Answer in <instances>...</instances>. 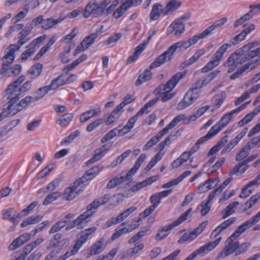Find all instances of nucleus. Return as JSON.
Here are the masks:
<instances>
[{"label": "nucleus", "mask_w": 260, "mask_h": 260, "mask_svg": "<svg viewBox=\"0 0 260 260\" xmlns=\"http://www.w3.org/2000/svg\"><path fill=\"white\" fill-rule=\"evenodd\" d=\"M246 37L245 33L242 31L239 35L235 36L229 43H224L221 45L213 54L210 61L202 69V72L206 73L218 66L220 63L223 54L226 51L228 48L231 47L232 45L235 46L238 44Z\"/></svg>", "instance_id": "f257e3e1"}, {"label": "nucleus", "mask_w": 260, "mask_h": 260, "mask_svg": "<svg viewBox=\"0 0 260 260\" xmlns=\"http://www.w3.org/2000/svg\"><path fill=\"white\" fill-rule=\"evenodd\" d=\"M185 72L177 73L174 75L165 84H160L155 89L156 94H160L163 102L171 99L174 94L171 91L175 88L179 81L185 77Z\"/></svg>", "instance_id": "f03ea898"}, {"label": "nucleus", "mask_w": 260, "mask_h": 260, "mask_svg": "<svg viewBox=\"0 0 260 260\" xmlns=\"http://www.w3.org/2000/svg\"><path fill=\"white\" fill-rule=\"evenodd\" d=\"M190 46L188 40L179 41L170 46L164 53L159 55L156 59L150 65V69H154L160 67L167 61H169L172 57L174 53L177 48L186 49Z\"/></svg>", "instance_id": "7ed1b4c3"}, {"label": "nucleus", "mask_w": 260, "mask_h": 260, "mask_svg": "<svg viewBox=\"0 0 260 260\" xmlns=\"http://www.w3.org/2000/svg\"><path fill=\"white\" fill-rule=\"evenodd\" d=\"M253 45V44L245 45L230 55L224 63L225 67L228 68L229 73L233 72L239 64L245 62L243 55L252 47Z\"/></svg>", "instance_id": "20e7f679"}, {"label": "nucleus", "mask_w": 260, "mask_h": 260, "mask_svg": "<svg viewBox=\"0 0 260 260\" xmlns=\"http://www.w3.org/2000/svg\"><path fill=\"white\" fill-rule=\"evenodd\" d=\"M191 208L188 209L181 216H180L178 219L175 220L171 224L168 226H164L161 230H159L155 236V239L156 240L159 241L167 237L168 235L167 232L171 230L174 227L179 225L182 222L186 220L187 216L191 212Z\"/></svg>", "instance_id": "39448f33"}, {"label": "nucleus", "mask_w": 260, "mask_h": 260, "mask_svg": "<svg viewBox=\"0 0 260 260\" xmlns=\"http://www.w3.org/2000/svg\"><path fill=\"white\" fill-rule=\"evenodd\" d=\"M24 76H20L16 81L10 84L6 89V95L9 101H19L21 94V89L19 86L24 80Z\"/></svg>", "instance_id": "423d86ee"}, {"label": "nucleus", "mask_w": 260, "mask_h": 260, "mask_svg": "<svg viewBox=\"0 0 260 260\" xmlns=\"http://www.w3.org/2000/svg\"><path fill=\"white\" fill-rule=\"evenodd\" d=\"M201 92L189 89L182 101L178 104L177 109L181 110L192 104L199 98Z\"/></svg>", "instance_id": "0eeeda50"}, {"label": "nucleus", "mask_w": 260, "mask_h": 260, "mask_svg": "<svg viewBox=\"0 0 260 260\" xmlns=\"http://www.w3.org/2000/svg\"><path fill=\"white\" fill-rule=\"evenodd\" d=\"M234 238L229 237L225 241V246L224 249L217 255L216 259L219 260L222 259L230 254L236 251L238 247V242L233 241Z\"/></svg>", "instance_id": "6e6552de"}, {"label": "nucleus", "mask_w": 260, "mask_h": 260, "mask_svg": "<svg viewBox=\"0 0 260 260\" xmlns=\"http://www.w3.org/2000/svg\"><path fill=\"white\" fill-rule=\"evenodd\" d=\"M17 50H15L14 48L10 46L9 52L2 59L3 63L2 69L0 71V74L1 75H5L10 76V74H9V66L12 63L15 59V52Z\"/></svg>", "instance_id": "1a4fd4ad"}, {"label": "nucleus", "mask_w": 260, "mask_h": 260, "mask_svg": "<svg viewBox=\"0 0 260 260\" xmlns=\"http://www.w3.org/2000/svg\"><path fill=\"white\" fill-rule=\"evenodd\" d=\"M32 31V25H29L23 28L18 34L17 44L11 45L10 46L15 50H19L20 47L28 42L31 37L29 36Z\"/></svg>", "instance_id": "9d476101"}, {"label": "nucleus", "mask_w": 260, "mask_h": 260, "mask_svg": "<svg viewBox=\"0 0 260 260\" xmlns=\"http://www.w3.org/2000/svg\"><path fill=\"white\" fill-rule=\"evenodd\" d=\"M237 110L234 109L225 114L215 125L212 127L218 134L223 128L228 125L229 122L233 118L234 115L238 114Z\"/></svg>", "instance_id": "9b49d317"}, {"label": "nucleus", "mask_w": 260, "mask_h": 260, "mask_svg": "<svg viewBox=\"0 0 260 260\" xmlns=\"http://www.w3.org/2000/svg\"><path fill=\"white\" fill-rule=\"evenodd\" d=\"M249 8L251 10L247 13L241 17L235 22L234 25L235 27L242 24L244 22L250 20L254 15L257 14L260 11V3L256 5H250Z\"/></svg>", "instance_id": "f8f14e48"}, {"label": "nucleus", "mask_w": 260, "mask_h": 260, "mask_svg": "<svg viewBox=\"0 0 260 260\" xmlns=\"http://www.w3.org/2000/svg\"><path fill=\"white\" fill-rule=\"evenodd\" d=\"M18 101H9L4 106L3 110L6 117L12 116L21 111Z\"/></svg>", "instance_id": "ddd939ff"}, {"label": "nucleus", "mask_w": 260, "mask_h": 260, "mask_svg": "<svg viewBox=\"0 0 260 260\" xmlns=\"http://www.w3.org/2000/svg\"><path fill=\"white\" fill-rule=\"evenodd\" d=\"M81 183L78 180H76L71 186L65 189L63 193L64 197L68 201L74 199L80 191L83 190V189L77 190L78 186Z\"/></svg>", "instance_id": "4468645a"}, {"label": "nucleus", "mask_w": 260, "mask_h": 260, "mask_svg": "<svg viewBox=\"0 0 260 260\" xmlns=\"http://www.w3.org/2000/svg\"><path fill=\"white\" fill-rule=\"evenodd\" d=\"M69 244V238H62V234L61 233H57L51 239L49 246L50 247H55L60 248L67 246Z\"/></svg>", "instance_id": "2eb2a0df"}, {"label": "nucleus", "mask_w": 260, "mask_h": 260, "mask_svg": "<svg viewBox=\"0 0 260 260\" xmlns=\"http://www.w3.org/2000/svg\"><path fill=\"white\" fill-rule=\"evenodd\" d=\"M185 30V25L182 22L180 21V19H175L169 26L168 32L172 34L175 36H179Z\"/></svg>", "instance_id": "dca6fc26"}, {"label": "nucleus", "mask_w": 260, "mask_h": 260, "mask_svg": "<svg viewBox=\"0 0 260 260\" xmlns=\"http://www.w3.org/2000/svg\"><path fill=\"white\" fill-rule=\"evenodd\" d=\"M21 213L17 214L13 208H9L3 211V219L9 220L15 224H18L19 220L18 218L21 217Z\"/></svg>", "instance_id": "f3484780"}, {"label": "nucleus", "mask_w": 260, "mask_h": 260, "mask_svg": "<svg viewBox=\"0 0 260 260\" xmlns=\"http://www.w3.org/2000/svg\"><path fill=\"white\" fill-rule=\"evenodd\" d=\"M101 205L99 200H95L87 206L86 211L81 214L89 222L90 220V217L96 212L97 208Z\"/></svg>", "instance_id": "a211bd4d"}, {"label": "nucleus", "mask_w": 260, "mask_h": 260, "mask_svg": "<svg viewBox=\"0 0 260 260\" xmlns=\"http://www.w3.org/2000/svg\"><path fill=\"white\" fill-rule=\"evenodd\" d=\"M181 2L179 0H171L166 6L164 8L162 14L164 15H168L176 11L181 5Z\"/></svg>", "instance_id": "6ab92c4d"}, {"label": "nucleus", "mask_w": 260, "mask_h": 260, "mask_svg": "<svg viewBox=\"0 0 260 260\" xmlns=\"http://www.w3.org/2000/svg\"><path fill=\"white\" fill-rule=\"evenodd\" d=\"M102 168L99 166H94L89 170L87 171L85 174L80 179H78L81 183L90 180L94 178L102 170Z\"/></svg>", "instance_id": "aec40b11"}, {"label": "nucleus", "mask_w": 260, "mask_h": 260, "mask_svg": "<svg viewBox=\"0 0 260 260\" xmlns=\"http://www.w3.org/2000/svg\"><path fill=\"white\" fill-rule=\"evenodd\" d=\"M221 237L217 238L214 241H210L197 249L200 254L204 255L211 251L220 243Z\"/></svg>", "instance_id": "412c9836"}, {"label": "nucleus", "mask_w": 260, "mask_h": 260, "mask_svg": "<svg viewBox=\"0 0 260 260\" xmlns=\"http://www.w3.org/2000/svg\"><path fill=\"white\" fill-rule=\"evenodd\" d=\"M105 241V238L104 236L94 243L91 247L89 252L88 253V257H89L91 255H96L102 252L105 248V247L103 246Z\"/></svg>", "instance_id": "4be33fe9"}, {"label": "nucleus", "mask_w": 260, "mask_h": 260, "mask_svg": "<svg viewBox=\"0 0 260 260\" xmlns=\"http://www.w3.org/2000/svg\"><path fill=\"white\" fill-rule=\"evenodd\" d=\"M255 224L251 218L244 222L243 224L238 227L237 230L231 236L234 239L239 237L244 231L247 229L251 227L253 225Z\"/></svg>", "instance_id": "5701e85b"}, {"label": "nucleus", "mask_w": 260, "mask_h": 260, "mask_svg": "<svg viewBox=\"0 0 260 260\" xmlns=\"http://www.w3.org/2000/svg\"><path fill=\"white\" fill-rule=\"evenodd\" d=\"M217 134V133L215 131V130L211 127L209 131L208 132L207 135L205 136L200 138L197 142L192 147L193 150L194 151H197L199 148H200V145L204 143V142L207 141L208 140L211 139L214 136Z\"/></svg>", "instance_id": "b1692460"}, {"label": "nucleus", "mask_w": 260, "mask_h": 260, "mask_svg": "<svg viewBox=\"0 0 260 260\" xmlns=\"http://www.w3.org/2000/svg\"><path fill=\"white\" fill-rule=\"evenodd\" d=\"M96 230V227H91L80 232V237L79 240L76 243H80L81 247L89 238V237Z\"/></svg>", "instance_id": "393cba45"}, {"label": "nucleus", "mask_w": 260, "mask_h": 260, "mask_svg": "<svg viewBox=\"0 0 260 260\" xmlns=\"http://www.w3.org/2000/svg\"><path fill=\"white\" fill-rule=\"evenodd\" d=\"M219 182L218 178L213 179L210 178L206 180L203 184H201L198 190L200 193L205 192L212 188V184L215 183L217 184Z\"/></svg>", "instance_id": "a878e982"}, {"label": "nucleus", "mask_w": 260, "mask_h": 260, "mask_svg": "<svg viewBox=\"0 0 260 260\" xmlns=\"http://www.w3.org/2000/svg\"><path fill=\"white\" fill-rule=\"evenodd\" d=\"M101 112L100 109L97 108L95 109H91L88 111H87L84 113H83L80 117V121L81 122L83 123L91 118L98 115Z\"/></svg>", "instance_id": "bb28decb"}, {"label": "nucleus", "mask_w": 260, "mask_h": 260, "mask_svg": "<svg viewBox=\"0 0 260 260\" xmlns=\"http://www.w3.org/2000/svg\"><path fill=\"white\" fill-rule=\"evenodd\" d=\"M80 248V243H76L73 247H70L63 255L60 256L57 259H54V260H66L72 255L75 254Z\"/></svg>", "instance_id": "cd10ccee"}, {"label": "nucleus", "mask_w": 260, "mask_h": 260, "mask_svg": "<svg viewBox=\"0 0 260 260\" xmlns=\"http://www.w3.org/2000/svg\"><path fill=\"white\" fill-rule=\"evenodd\" d=\"M250 44H253V47L248 49V51H247L245 53L244 55H243V57L244 59L245 62H246L247 60L253 58L255 56H256L260 54V47L256 49L252 50H251L253 47L257 46L258 44L256 42H252L250 43Z\"/></svg>", "instance_id": "c85d7f7f"}, {"label": "nucleus", "mask_w": 260, "mask_h": 260, "mask_svg": "<svg viewBox=\"0 0 260 260\" xmlns=\"http://www.w3.org/2000/svg\"><path fill=\"white\" fill-rule=\"evenodd\" d=\"M143 244H140L135 247L128 249L121 257V259L128 258L138 253L144 248Z\"/></svg>", "instance_id": "c756f323"}, {"label": "nucleus", "mask_w": 260, "mask_h": 260, "mask_svg": "<svg viewBox=\"0 0 260 260\" xmlns=\"http://www.w3.org/2000/svg\"><path fill=\"white\" fill-rule=\"evenodd\" d=\"M123 110L117 106L108 117L106 123L109 125L116 121L121 115Z\"/></svg>", "instance_id": "7c9ffc66"}, {"label": "nucleus", "mask_w": 260, "mask_h": 260, "mask_svg": "<svg viewBox=\"0 0 260 260\" xmlns=\"http://www.w3.org/2000/svg\"><path fill=\"white\" fill-rule=\"evenodd\" d=\"M64 18L59 17L57 19H54L51 17L44 19L43 25L41 26L42 28L47 30L51 28L53 26L63 21Z\"/></svg>", "instance_id": "2f4dec72"}, {"label": "nucleus", "mask_w": 260, "mask_h": 260, "mask_svg": "<svg viewBox=\"0 0 260 260\" xmlns=\"http://www.w3.org/2000/svg\"><path fill=\"white\" fill-rule=\"evenodd\" d=\"M120 126H119L117 127L114 128L113 129L109 131L102 138V143H104L111 140L117 135L120 134V133L123 131L121 128H120Z\"/></svg>", "instance_id": "473e14b6"}, {"label": "nucleus", "mask_w": 260, "mask_h": 260, "mask_svg": "<svg viewBox=\"0 0 260 260\" xmlns=\"http://www.w3.org/2000/svg\"><path fill=\"white\" fill-rule=\"evenodd\" d=\"M163 9L162 5L159 4L154 5L150 14V19L151 20H157L160 16V13L162 14Z\"/></svg>", "instance_id": "72a5a7b5"}, {"label": "nucleus", "mask_w": 260, "mask_h": 260, "mask_svg": "<svg viewBox=\"0 0 260 260\" xmlns=\"http://www.w3.org/2000/svg\"><path fill=\"white\" fill-rule=\"evenodd\" d=\"M149 69H146L144 73L141 74L138 79L136 81L135 85L136 86H139L143 83L149 80L152 77V73Z\"/></svg>", "instance_id": "f704fd0d"}, {"label": "nucleus", "mask_w": 260, "mask_h": 260, "mask_svg": "<svg viewBox=\"0 0 260 260\" xmlns=\"http://www.w3.org/2000/svg\"><path fill=\"white\" fill-rule=\"evenodd\" d=\"M239 204L237 201L230 204L225 209L222 211V219H225L235 212L236 207Z\"/></svg>", "instance_id": "c9c22d12"}, {"label": "nucleus", "mask_w": 260, "mask_h": 260, "mask_svg": "<svg viewBox=\"0 0 260 260\" xmlns=\"http://www.w3.org/2000/svg\"><path fill=\"white\" fill-rule=\"evenodd\" d=\"M207 225V222H203L202 223L200 224V225L197 227L194 230H193L192 232L187 233V235L188 237L189 240H192L194 239H195L198 235L200 234L203 230L205 229Z\"/></svg>", "instance_id": "e433bc0d"}, {"label": "nucleus", "mask_w": 260, "mask_h": 260, "mask_svg": "<svg viewBox=\"0 0 260 260\" xmlns=\"http://www.w3.org/2000/svg\"><path fill=\"white\" fill-rule=\"evenodd\" d=\"M249 167V165H246L244 161L236 165L230 171V175H233L237 173H243Z\"/></svg>", "instance_id": "4c0bfd02"}, {"label": "nucleus", "mask_w": 260, "mask_h": 260, "mask_svg": "<svg viewBox=\"0 0 260 260\" xmlns=\"http://www.w3.org/2000/svg\"><path fill=\"white\" fill-rule=\"evenodd\" d=\"M226 96V93L224 91H221L216 94L212 99L214 106L216 108H219L224 102Z\"/></svg>", "instance_id": "58836bf2"}, {"label": "nucleus", "mask_w": 260, "mask_h": 260, "mask_svg": "<svg viewBox=\"0 0 260 260\" xmlns=\"http://www.w3.org/2000/svg\"><path fill=\"white\" fill-rule=\"evenodd\" d=\"M67 223L68 221L65 219H62L58 221L52 225L49 231V233L54 234L60 231L62 228L66 226Z\"/></svg>", "instance_id": "ea45409f"}, {"label": "nucleus", "mask_w": 260, "mask_h": 260, "mask_svg": "<svg viewBox=\"0 0 260 260\" xmlns=\"http://www.w3.org/2000/svg\"><path fill=\"white\" fill-rule=\"evenodd\" d=\"M62 75H60L56 78H54L51 81L50 85H47V88L49 90H53L57 89L59 86H62L66 84V82L63 80H60Z\"/></svg>", "instance_id": "a19ab883"}, {"label": "nucleus", "mask_w": 260, "mask_h": 260, "mask_svg": "<svg viewBox=\"0 0 260 260\" xmlns=\"http://www.w3.org/2000/svg\"><path fill=\"white\" fill-rule=\"evenodd\" d=\"M49 91L46 86L40 87L34 92V99L35 102L43 98Z\"/></svg>", "instance_id": "79ce46f5"}, {"label": "nucleus", "mask_w": 260, "mask_h": 260, "mask_svg": "<svg viewBox=\"0 0 260 260\" xmlns=\"http://www.w3.org/2000/svg\"><path fill=\"white\" fill-rule=\"evenodd\" d=\"M98 37V33L96 31L86 37L81 42L84 45V47L87 49L93 43Z\"/></svg>", "instance_id": "37998d69"}, {"label": "nucleus", "mask_w": 260, "mask_h": 260, "mask_svg": "<svg viewBox=\"0 0 260 260\" xmlns=\"http://www.w3.org/2000/svg\"><path fill=\"white\" fill-rule=\"evenodd\" d=\"M73 117V114L72 113H66L57 120L56 123L61 126H64L68 125Z\"/></svg>", "instance_id": "c03bdc74"}, {"label": "nucleus", "mask_w": 260, "mask_h": 260, "mask_svg": "<svg viewBox=\"0 0 260 260\" xmlns=\"http://www.w3.org/2000/svg\"><path fill=\"white\" fill-rule=\"evenodd\" d=\"M84 222L87 223L88 222V221L82 214H81L76 219H75L73 222L69 225L71 229H73L75 226H78V229H81L83 228L81 224Z\"/></svg>", "instance_id": "a18cd8bd"}, {"label": "nucleus", "mask_w": 260, "mask_h": 260, "mask_svg": "<svg viewBox=\"0 0 260 260\" xmlns=\"http://www.w3.org/2000/svg\"><path fill=\"white\" fill-rule=\"evenodd\" d=\"M211 204L204 201L197 207V210L200 211L202 216H204L207 215L211 209Z\"/></svg>", "instance_id": "49530a36"}, {"label": "nucleus", "mask_w": 260, "mask_h": 260, "mask_svg": "<svg viewBox=\"0 0 260 260\" xmlns=\"http://www.w3.org/2000/svg\"><path fill=\"white\" fill-rule=\"evenodd\" d=\"M61 196V192L59 191H54L49 194L43 201L44 205H47L52 201L58 199Z\"/></svg>", "instance_id": "de8ad7c7"}, {"label": "nucleus", "mask_w": 260, "mask_h": 260, "mask_svg": "<svg viewBox=\"0 0 260 260\" xmlns=\"http://www.w3.org/2000/svg\"><path fill=\"white\" fill-rule=\"evenodd\" d=\"M43 66L40 63H37L32 66L29 70V73L32 76L33 78H37L41 73Z\"/></svg>", "instance_id": "09e8293b"}, {"label": "nucleus", "mask_w": 260, "mask_h": 260, "mask_svg": "<svg viewBox=\"0 0 260 260\" xmlns=\"http://www.w3.org/2000/svg\"><path fill=\"white\" fill-rule=\"evenodd\" d=\"M127 10V7L126 6L124 3H123L115 10L112 15L115 18L118 19L122 17Z\"/></svg>", "instance_id": "8fccbe9b"}, {"label": "nucleus", "mask_w": 260, "mask_h": 260, "mask_svg": "<svg viewBox=\"0 0 260 260\" xmlns=\"http://www.w3.org/2000/svg\"><path fill=\"white\" fill-rule=\"evenodd\" d=\"M138 117L135 115L129 119L127 124L122 128H121L122 131H123V135L128 132L134 127Z\"/></svg>", "instance_id": "3c124183"}, {"label": "nucleus", "mask_w": 260, "mask_h": 260, "mask_svg": "<svg viewBox=\"0 0 260 260\" xmlns=\"http://www.w3.org/2000/svg\"><path fill=\"white\" fill-rule=\"evenodd\" d=\"M185 118L184 115H179L176 116L171 121V122L167 125L165 128H167V131L168 132L171 129H172L179 122L183 120Z\"/></svg>", "instance_id": "603ef678"}, {"label": "nucleus", "mask_w": 260, "mask_h": 260, "mask_svg": "<svg viewBox=\"0 0 260 260\" xmlns=\"http://www.w3.org/2000/svg\"><path fill=\"white\" fill-rule=\"evenodd\" d=\"M260 199V194L252 196L245 203L244 210L250 209Z\"/></svg>", "instance_id": "864d4df0"}, {"label": "nucleus", "mask_w": 260, "mask_h": 260, "mask_svg": "<svg viewBox=\"0 0 260 260\" xmlns=\"http://www.w3.org/2000/svg\"><path fill=\"white\" fill-rule=\"evenodd\" d=\"M250 149L245 145L237 154L236 160L241 161L245 158L249 153Z\"/></svg>", "instance_id": "5fc2aeb1"}, {"label": "nucleus", "mask_w": 260, "mask_h": 260, "mask_svg": "<svg viewBox=\"0 0 260 260\" xmlns=\"http://www.w3.org/2000/svg\"><path fill=\"white\" fill-rule=\"evenodd\" d=\"M162 158V154L161 153H158L156 154L150 160L149 163L145 168V170L146 171H149Z\"/></svg>", "instance_id": "6e6d98bb"}, {"label": "nucleus", "mask_w": 260, "mask_h": 260, "mask_svg": "<svg viewBox=\"0 0 260 260\" xmlns=\"http://www.w3.org/2000/svg\"><path fill=\"white\" fill-rule=\"evenodd\" d=\"M87 57V55L85 54H83L80 56V57L74 60L71 64L68 65L66 69L68 71H70L77 67L79 63H80L83 61L85 60Z\"/></svg>", "instance_id": "4d7b16f0"}, {"label": "nucleus", "mask_w": 260, "mask_h": 260, "mask_svg": "<svg viewBox=\"0 0 260 260\" xmlns=\"http://www.w3.org/2000/svg\"><path fill=\"white\" fill-rule=\"evenodd\" d=\"M236 217H231L226 220L224 221L222 223L219 225L217 227L220 230L221 232L225 230L231 225L233 224L236 220Z\"/></svg>", "instance_id": "13d9d810"}, {"label": "nucleus", "mask_w": 260, "mask_h": 260, "mask_svg": "<svg viewBox=\"0 0 260 260\" xmlns=\"http://www.w3.org/2000/svg\"><path fill=\"white\" fill-rule=\"evenodd\" d=\"M117 252L118 248L112 249L106 255H100L96 260H112Z\"/></svg>", "instance_id": "bf43d9fd"}, {"label": "nucleus", "mask_w": 260, "mask_h": 260, "mask_svg": "<svg viewBox=\"0 0 260 260\" xmlns=\"http://www.w3.org/2000/svg\"><path fill=\"white\" fill-rule=\"evenodd\" d=\"M143 50L140 46H138L135 48V51L133 54L127 58V63H131L135 61Z\"/></svg>", "instance_id": "052dcab7"}, {"label": "nucleus", "mask_w": 260, "mask_h": 260, "mask_svg": "<svg viewBox=\"0 0 260 260\" xmlns=\"http://www.w3.org/2000/svg\"><path fill=\"white\" fill-rule=\"evenodd\" d=\"M239 141L236 138L230 141L226 146L221 150V154H224L230 152L239 143Z\"/></svg>", "instance_id": "680f3d73"}, {"label": "nucleus", "mask_w": 260, "mask_h": 260, "mask_svg": "<svg viewBox=\"0 0 260 260\" xmlns=\"http://www.w3.org/2000/svg\"><path fill=\"white\" fill-rule=\"evenodd\" d=\"M55 165V163L52 162L47 165L44 169L39 173V176L41 178H43L48 175L49 173L53 169Z\"/></svg>", "instance_id": "e2e57ef3"}, {"label": "nucleus", "mask_w": 260, "mask_h": 260, "mask_svg": "<svg viewBox=\"0 0 260 260\" xmlns=\"http://www.w3.org/2000/svg\"><path fill=\"white\" fill-rule=\"evenodd\" d=\"M168 132L167 131V128H164L161 131H160L156 135L153 137L149 141L152 144V145H154L156 144L160 139L165 135L167 134Z\"/></svg>", "instance_id": "0e129e2a"}, {"label": "nucleus", "mask_w": 260, "mask_h": 260, "mask_svg": "<svg viewBox=\"0 0 260 260\" xmlns=\"http://www.w3.org/2000/svg\"><path fill=\"white\" fill-rule=\"evenodd\" d=\"M109 149V147L107 145H104L95 151L94 155L96 156L100 160L106 152Z\"/></svg>", "instance_id": "69168bd1"}, {"label": "nucleus", "mask_w": 260, "mask_h": 260, "mask_svg": "<svg viewBox=\"0 0 260 260\" xmlns=\"http://www.w3.org/2000/svg\"><path fill=\"white\" fill-rule=\"evenodd\" d=\"M35 102L34 97L31 96H27L24 99H22L19 102V107L21 108V110L26 107L29 103Z\"/></svg>", "instance_id": "338daca9"}, {"label": "nucleus", "mask_w": 260, "mask_h": 260, "mask_svg": "<svg viewBox=\"0 0 260 260\" xmlns=\"http://www.w3.org/2000/svg\"><path fill=\"white\" fill-rule=\"evenodd\" d=\"M136 210V208L135 207L132 206L124 210L122 213H121L118 215V217L120 221H122V220H123L124 219L127 217L130 214L133 213Z\"/></svg>", "instance_id": "774afa93"}]
</instances>
